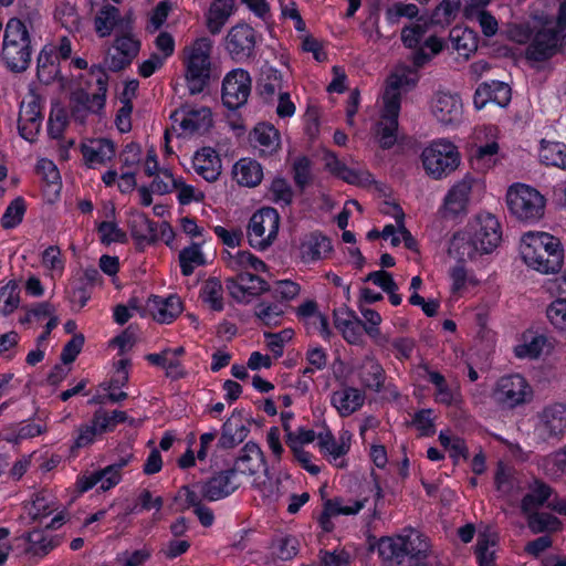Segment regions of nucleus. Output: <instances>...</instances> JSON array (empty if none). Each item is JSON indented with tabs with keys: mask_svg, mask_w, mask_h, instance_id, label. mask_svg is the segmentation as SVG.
Returning <instances> with one entry per match:
<instances>
[{
	"mask_svg": "<svg viewBox=\"0 0 566 566\" xmlns=\"http://www.w3.org/2000/svg\"><path fill=\"white\" fill-rule=\"evenodd\" d=\"M432 412V409L424 408L413 415L412 424L420 431L421 436L429 437L434 433Z\"/></svg>",
	"mask_w": 566,
	"mask_h": 566,
	"instance_id": "338daca9",
	"label": "nucleus"
},
{
	"mask_svg": "<svg viewBox=\"0 0 566 566\" xmlns=\"http://www.w3.org/2000/svg\"><path fill=\"white\" fill-rule=\"evenodd\" d=\"M428 381L434 386V401L447 407L455 406L462 400L459 386L448 384L438 370H428Z\"/></svg>",
	"mask_w": 566,
	"mask_h": 566,
	"instance_id": "c85d7f7f",
	"label": "nucleus"
},
{
	"mask_svg": "<svg viewBox=\"0 0 566 566\" xmlns=\"http://www.w3.org/2000/svg\"><path fill=\"white\" fill-rule=\"evenodd\" d=\"M365 403V392L356 387L344 385L331 395V405L342 418L359 410Z\"/></svg>",
	"mask_w": 566,
	"mask_h": 566,
	"instance_id": "6ab92c4d",
	"label": "nucleus"
},
{
	"mask_svg": "<svg viewBox=\"0 0 566 566\" xmlns=\"http://www.w3.org/2000/svg\"><path fill=\"white\" fill-rule=\"evenodd\" d=\"M398 120L380 119L376 125V139L382 150L391 149L398 137Z\"/></svg>",
	"mask_w": 566,
	"mask_h": 566,
	"instance_id": "49530a36",
	"label": "nucleus"
},
{
	"mask_svg": "<svg viewBox=\"0 0 566 566\" xmlns=\"http://www.w3.org/2000/svg\"><path fill=\"white\" fill-rule=\"evenodd\" d=\"M512 98V91L509 84L491 80L480 83L473 96V103L476 109H482L488 103H493L500 107H506Z\"/></svg>",
	"mask_w": 566,
	"mask_h": 566,
	"instance_id": "f3484780",
	"label": "nucleus"
},
{
	"mask_svg": "<svg viewBox=\"0 0 566 566\" xmlns=\"http://www.w3.org/2000/svg\"><path fill=\"white\" fill-rule=\"evenodd\" d=\"M400 85L401 81L399 80L391 90L386 91L381 119L398 120L401 108V96L397 90Z\"/></svg>",
	"mask_w": 566,
	"mask_h": 566,
	"instance_id": "8fccbe9b",
	"label": "nucleus"
},
{
	"mask_svg": "<svg viewBox=\"0 0 566 566\" xmlns=\"http://www.w3.org/2000/svg\"><path fill=\"white\" fill-rule=\"evenodd\" d=\"M255 42L253 28L245 23H239L229 30L224 46L232 60L243 62L252 56Z\"/></svg>",
	"mask_w": 566,
	"mask_h": 566,
	"instance_id": "ddd939ff",
	"label": "nucleus"
},
{
	"mask_svg": "<svg viewBox=\"0 0 566 566\" xmlns=\"http://www.w3.org/2000/svg\"><path fill=\"white\" fill-rule=\"evenodd\" d=\"M497 544L499 537L496 534L486 531L479 533L473 548L478 566H496V552L490 548Z\"/></svg>",
	"mask_w": 566,
	"mask_h": 566,
	"instance_id": "7c9ffc66",
	"label": "nucleus"
},
{
	"mask_svg": "<svg viewBox=\"0 0 566 566\" xmlns=\"http://www.w3.org/2000/svg\"><path fill=\"white\" fill-rule=\"evenodd\" d=\"M201 297L213 311H221L223 308V298L220 280L217 277L208 279L203 284Z\"/></svg>",
	"mask_w": 566,
	"mask_h": 566,
	"instance_id": "603ef678",
	"label": "nucleus"
},
{
	"mask_svg": "<svg viewBox=\"0 0 566 566\" xmlns=\"http://www.w3.org/2000/svg\"><path fill=\"white\" fill-rule=\"evenodd\" d=\"M391 207V216L395 218L398 231L400 232L403 241V245L406 249L417 252L418 251V241L411 234V232L405 226V212L400 205L394 202L390 203Z\"/></svg>",
	"mask_w": 566,
	"mask_h": 566,
	"instance_id": "13d9d810",
	"label": "nucleus"
},
{
	"mask_svg": "<svg viewBox=\"0 0 566 566\" xmlns=\"http://www.w3.org/2000/svg\"><path fill=\"white\" fill-rule=\"evenodd\" d=\"M25 212V203L21 197L15 198L7 208L1 218V224L4 229H12L21 221Z\"/></svg>",
	"mask_w": 566,
	"mask_h": 566,
	"instance_id": "680f3d73",
	"label": "nucleus"
},
{
	"mask_svg": "<svg viewBox=\"0 0 566 566\" xmlns=\"http://www.w3.org/2000/svg\"><path fill=\"white\" fill-rule=\"evenodd\" d=\"M457 259V263L449 271V276L451 280V292L453 294L461 292L468 282L472 283L473 280L469 279L468 271L465 268L467 261H471L470 259H460L459 256H453Z\"/></svg>",
	"mask_w": 566,
	"mask_h": 566,
	"instance_id": "bf43d9fd",
	"label": "nucleus"
},
{
	"mask_svg": "<svg viewBox=\"0 0 566 566\" xmlns=\"http://www.w3.org/2000/svg\"><path fill=\"white\" fill-rule=\"evenodd\" d=\"M249 429L243 423L242 415L233 411L227 419L221 429V436L218 440V447L221 449H233L244 441L248 437Z\"/></svg>",
	"mask_w": 566,
	"mask_h": 566,
	"instance_id": "b1692460",
	"label": "nucleus"
},
{
	"mask_svg": "<svg viewBox=\"0 0 566 566\" xmlns=\"http://www.w3.org/2000/svg\"><path fill=\"white\" fill-rule=\"evenodd\" d=\"M41 111L40 105L32 101L28 104L22 103L19 113L18 128L20 135L29 140L33 142L35 136L39 134L41 128Z\"/></svg>",
	"mask_w": 566,
	"mask_h": 566,
	"instance_id": "bb28decb",
	"label": "nucleus"
},
{
	"mask_svg": "<svg viewBox=\"0 0 566 566\" xmlns=\"http://www.w3.org/2000/svg\"><path fill=\"white\" fill-rule=\"evenodd\" d=\"M502 226L491 212H479L462 231L455 232L449 244V254L476 260L492 254L502 242Z\"/></svg>",
	"mask_w": 566,
	"mask_h": 566,
	"instance_id": "f257e3e1",
	"label": "nucleus"
},
{
	"mask_svg": "<svg viewBox=\"0 0 566 566\" xmlns=\"http://www.w3.org/2000/svg\"><path fill=\"white\" fill-rule=\"evenodd\" d=\"M251 76L237 69L229 72L222 82L221 99L229 109H238L245 105L251 93Z\"/></svg>",
	"mask_w": 566,
	"mask_h": 566,
	"instance_id": "9d476101",
	"label": "nucleus"
},
{
	"mask_svg": "<svg viewBox=\"0 0 566 566\" xmlns=\"http://www.w3.org/2000/svg\"><path fill=\"white\" fill-rule=\"evenodd\" d=\"M38 172L42 176V179L48 186L52 187L55 192L59 191L61 186V177L57 167L52 160L41 159L38 163Z\"/></svg>",
	"mask_w": 566,
	"mask_h": 566,
	"instance_id": "0e129e2a",
	"label": "nucleus"
},
{
	"mask_svg": "<svg viewBox=\"0 0 566 566\" xmlns=\"http://www.w3.org/2000/svg\"><path fill=\"white\" fill-rule=\"evenodd\" d=\"M23 538L30 544L27 552L35 556H45L57 545V541L49 538L42 530L28 532Z\"/></svg>",
	"mask_w": 566,
	"mask_h": 566,
	"instance_id": "37998d69",
	"label": "nucleus"
},
{
	"mask_svg": "<svg viewBox=\"0 0 566 566\" xmlns=\"http://www.w3.org/2000/svg\"><path fill=\"white\" fill-rule=\"evenodd\" d=\"M553 493V489L542 481H536L531 492L526 493L521 501V510L527 514L538 506H543Z\"/></svg>",
	"mask_w": 566,
	"mask_h": 566,
	"instance_id": "79ce46f5",
	"label": "nucleus"
},
{
	"mask_svg": "<svg viewBox=\"0 0 566 566\" xmlns=\"http://www.w3.org/2000/svg\"><path fill=\"white\" fill-rule=\"evenodd\" d=\"M344 500L339 496L327 499L323 503V511L317 517V523L321 530L325 533H332L335 528V524L332 518L338 515H356L364 507L367 499L356 500L350 505H344Z\"/></svg>",
	"mask_w": 566,
	"mask_h": 566,
	"instance_id": "a211bd4d",
	"label": "nucleus"
},
{
	"mask_svg": "<svg viewBox=\"0 0 566 566\" xmlns=\"http://www.w3.org/2000/svg\"><path fill=\"white\" fill-rule=\"evenodd\" d=\"M182 311V304L179 297L169 296L160 302L154 318L161 324H170Z\"/></svg>",
	"mask_w": 566,
	"mask_h": 566,
	"instance_id": "864d4df0",
	"label": "nucleus"
},
{
	"mask_svg": "<svg viewBox=\"0 0 566 566\" xmlns=\"http://www.w3.org/2000/svg\"><path fill=\"white\" fill-rule=\"evenodd\" d=\"M333 251L332 241L321 232H313L308 240V254L316 261L327 256Z\"/></svg>",
	"mask_w": 566,
	"mask_h": 566,
	"instance_id": "4d7b16f0",
	"label": "nucleus"
},
{
	"mask_svg": "<svg viewBox=\"0 0 566 566\" xmlns=\"http://www.w3.org/2000/svg\"><path fill=\"white\" fill-rule=\"evenodd\" d=\"M283 80L280 71L272 67H265L262 71L258 83L260 95L265 102H273L275 95L279 97L282 92Z\"/></svg>",
	"mask_w": 566,
	"mask_h": 566,
	"instance_id": "e433bc0d",
	"label": "nucleus"
},
{
	"mask_svg": "<svg viewBox=\"0 0 566 566\" xmlns=\"http://www.w3.org/2000/svg\"><path fill=\"white\" fill-rule=\"evenodd\" d=\"M104 431L99 430V424L94 422V417L90 424H83L78 428V434L74 441L72 450L84 448L91 444L97 434H102Z\"/></svg>",
	"mask_w": 566,
	"mask_h": 566,
	"instance_id": "69168bd1",
	"label": "nucleus"
},
{
	"mask_svg": "<svg viewBox=\"0 0 566 566\" xmlns=\"http://www.w3.org/2000/svg\"><path fill=\"white\" fill-rule=\"evenodd\" d=\"M130 234L139 247L155 243L159 237L155 223L144 213H135L130 220Z\"/></svg>",
	"mask_w": 566,
	"mask_h": 566,
	"instance_id": "72a5a7b5",
	"label": "nucleus"
},
{
	"mask_svg": "<svg viewBox=\"0 0 566 566\" xmlns=\"http://www.w3.org/2000/svg\"><path fill=\"white\" fill-rule=\"evenodd\" d=\"M432 114L443 125H455L462 117V103L458 95L439 92L432 102Z\"/></svg>",
	"mask_w": 566,
	"mask_h": 566,
	"instance_id": "aec40b11",
	"label": "nucleus"
},
{
	"mask_svg": "<svg viewBox=\"0 0 566 566\" xmlns=\"http://www.w3.org/2000/svg\"><path fill=\"white\" fill-rule=\"evenodd\" d=\"M527 524L533 534L556 532L560 528V521L546 512H534L528 515Z\"/></svg>",
	"mask_w": 566,
	"mask_h": 566,
	"instance_id": "de8ad7c7",
	"label": "nucleus"
},
{
	"mask_svg": "<svg viewBox=\"0 0 566 566\" xmlns=\"http://www.w3.org/2000/svg\"><path fill=\"white\" fill-rule=\"evenodd\" d=\"M229 294L240 303H250L269 289L268 283L260 276L241 272L235 277L226 281Z\"/></svg>",
	"mask_w": 566,
	"mask_h": 566,
	"instance_id": "4468645a",
	"label": "nucleus"
},
{
	"mask_svg": "<svg viewBox=\"0 0 566 566\" xmlns=\"http://www.w3.org/2000/svg\"><path fill=\"white\" fill-rule=\"evenodd\" d=\"M325 168L336 178L349 184L361 185L369 181L371 175L367 171L348 167L342 161L335 153L327 151L325 154Z\"/></svg>",
	"mask_w": 566,
	"mask_h": 566,
	"instance_id": "393cba45",
	"label": "nucleus"
},
{
	"mask_svg": "<svg viewBox=\"0 0 566 566\" xmlns=\"http://www.w3.org/2000/svg\"><path fill=\"white\" fill-rule=\"evenodd\" d=\"M349 315L354 318V322H352L346 331H343L342 335L348 344L361 345L364 340L365 323L355 312L349 311Z\"/></svg>",
	"mask_w": 566,
	"mask_h": 566,
	"instance_id": "774afa93",
	"label": "nucleus"
},
{
	"mask_svg": "<svg viewBox=\"0 0 566 566\" xmlns=\"http://www.w3.org/2000/svg\"><path fill=\"white\" fill-rule=\"evenodd\" d=\"M179 262L181 272L186 276L193 273L196 265H203L206 261L199 244L192 243L190 247L182 249L179 253Z\"/></svg>",
	"mask_w": 566,
	"mask_h": 566,
	"instance_id": "09e8293b",
	"label": "nucleus"
},
{
	"mask_svg": "<svg viewBox=\"0 0 566 566\" xmlns=\"http://www.w3.org/2000/svg\"><path fill=\"white\" fill-rule=\"evenodd\" d=\"M19 285L17 281H9L0 290V314H11L19 306Z\"/></svg>",
	"mask_w": 566,
	"mask_h": 566,
	"instance_id": "6e6d98bb",
	"label": "nucleus"
},
{
	"mask_svg": "<svg viewBox=\"0 0 566 566\" xmlns=\"http://www.w3.org/2000/svg\"><path fill=\"white\" fill-rule=\"evenodd\" d=\"M509 212L518 221L535 223L544 217L546 199L535 188L525 184H514L506 191Z\"/></svg>",
	"mask_w": 566,
	"mask_h": 566,
	"instance_id": "0eeeda50",
	"label": "nucleus"
},
{
	"mask_svg": "<svg viewBox=\"0 0 566 566\" xmlns=\"http://www.w3.org/2000/svg\"><path fill=\"white\" fill-rule=\"evenodd\" d=\"M233 474L237 473L244 475H256L263 473L265 480L261 483L264 491L269 492L268 495L275 494L276 500L280 497V483L281 471L280 468L272 465L271 468L265 464L263 452L260 447L254 442H248L240 451L233 468L230 469Z\"/></svg>",
	"mask_w": 566,
	"mask_h": 566,
	"instance_id": "423d86ee",
	"label": "nucleus"
},
{
	"mask_svg": "<svg viewBox=\"0 0 566 566\" xmlns=\"http://www.w3.org/2000/svg\"><path fill=\"white\" fill-rule=\"evenodd\" d=\"M120 21L119 10L112 6L106 4L101 8L94 19V28L101 38H106L112 34L114 28Z\"/></svg>",
	"mask_w": 566,
	"mask_h": 566,
	"instance_id": "ea45409f",
	"label": "nucleus"
},
{
	"mask_svg": "<svg viewBox=\"0 0 566 566\" xmlns=\"http://www.w3.org/2000/svg\"><path fill=\"white\" fill-rule=\"evenodd\" d=\"M128 420L125 411L115 410L109 416L108 412L99 408L94 412V422L99 424L101 431H112L117 423H122Z\"/></svg>",
	"mask_w": 566,
	"mask_h": 566,
	"instance_id": "052dcab7",
	"label": "nucleus"
},
{
	"mask_svg": "<svg viewBox=\"0 0 566 566\" xmlns=\"http://www.w3.org/2000/svg\"><path fill=\"white\" fill-rule=\"evenodd\" d=\"M211 125L212 116L208 107H200L198 109L187 107V113L180 119L181 129L189 134L205 133Z\"/></svg>",
	"mask_w": 566,
	"mask_h": 566,
	"instance_id": "2f4dec72",
	"label": "nucleus"
},
{
	"mask_svg": "<svg viewBox=\"0 0 566 566\" xmlns=\"http://www.w3.org/2000/svg\"><path fill=\"white\" fill-rule=\"evenodd\" d=\"M280 229V214L271 207H264L250 218L247 237L249 244L259 250H265L276 239Z\"/></svg>",
	"mask_w": 566,
	"mask_h": 566,
	"instance_id": "1a4fd4ad",
	"label": "nucleus"
},
{
	"mask_svg": "<svg viewBox=\"0 0 566 566\" xmlns=\"http://www.w3.org/2000/svg\"><path fill=\"white\" fill-rule=\"evenodd\" d=\"M546 340L544 335L524 333L523 343L514 349L515 356L518 358H537L542 354Z\"/></svg>",
	"mask_w": 566,
	"mask_h": 566,
	"instance_id": "c03bdc74",
	"label": "nucleus"
},
{
	"mask_svg": "<svg viewBox=\"0 0 566 566\" xmlns=\"http://www.w3.org/2000/svg\"><path fill=\"white\" fill-rule=\"evenodd\" d=\"M193 168L209 182L216 181L221 174V160L211 147H203L193 157Z\"/></svg>",
	"mask_w": 566,
	"mask_h": 566,
	"instance_id": "cd10ccee",
	"label": "nucleus"
},
{
	"mask_svg": "<svg viewBox=\"0 0 566 566\" xmlns=\"http://www.w3.org/2000/svg\"><path fill=\"white\" fill-rule=\"evenodd\" d=\"M163 175L171 181L176 189L179 190L178 200L181 205H188L192 200L201 201L203 199V195L201 192L196 193L193 187L185 185L182 181L175 179L168 170H164Z\"/></svg>",
	"mask_w": 566,
	"mask_h": 566,
	"instance_id": "e2e57ef3",
	"label": "nucleus"
},
{
	"mask_svg": "<svg viewBox=\"0 0 566 566\" xmlns=\"http://www.w3.org/2000/svg\"><path fill=\"white\" fill-rule=\"evenodd\" d=\"M234 0H214L207 14V28L211 34H218L232 14Z\"/></svg>",
	"mask_w": 566,
	"mask_h": 566,
	"instance_id": "f704fd0d",
	"label": "nucleus"
},
{
	"mask_svg": "<svg viewBox=\"0 0 566 566\" xmlns=\"http://www.w3.org/2000/svg\"><path fill=\"white\" fill-rule=\"evenodd\" d=\"M2 60L7 67L15 73L24 72L31 61V39L25 24L12 18L4 30Z\"/></svg>",
	"mask_w": 566,
	"mask_h": 566,
	"instance_id": "39448f33",
	"label": "nucleus"
},
{
	"mask_svg": "<svg viewBox=\"0 0 566 566\" xmlns=\"http://www.w3.org/2000/svg\"><path fill=\"white\" fill-rule=\"evenodd\" d=\"M198 486L202 497L213 502L231 495L239 489L240 483L235 480L233 471L229 469L213 474L206 481L198 482Z\"/></svg>",
	"mask_w": 566,
	"mask_h": 566,
	"instance_id": "dca6fc26",
	"label": "nucleus"
},
{
	"mask_svg": "<svg viewBox=\"0 0 566 566\" xmlns=\"http://www.w3.org/2000/svg\"><path fill=\"white\" fill-rule=\"evenodd\" d=\"M369 551H377L388 566H424L429 544L416 530L405 531L395 537L384 536L377 539L368 537Z\"/></svg>",
	"mask_w": 566,
	"mask_h": 566,
	"instance_id": "f03ea898",
	"label": "nucleus"
},
{
	"mask_svg": "<svg viewBox=\"0 0 566 566\" xmlns=\"http://www.w3.org/2000/svg\"><path fill=\"white\" fill-rule=\"evenodd\" d=\"M104 107L99 95H91L83 88L75 90L70 96V108L73 118L84 123L90 113L97 114Z\"/></svg>",
	"mask_w": 566,
	"mask_h": 566,
	"instance_id": "5701e85b",
	"label": "nucleus"
},
{
	"mask_svg": "<svg viewBox=\"0 0 566 566\" xmlns=\"http://www.w3.org/2000/svg\"><path fill=\"white\" fill-rule=\"evenodd\" d=\"M361 385L375 392H380L385 385V370L375 359L365 363L359 373Z\"/></svg>",
	"mask_w": 566,
	"mask_h": 566,
	"instance_id": "4c0bfd02",
	"label": "nucleus"
},
{
	"mask_svg": "<svg viewBox=\"0 0 566 566\" xmlns=\"http://www.w3.org/2000/svg\"><path fill=\"white\" fill-rule=\"evenodd\" d=\"M474 178L467 175L454 184L443 199V208L447 214L458 217L467 211Z\"/></svg>",
	"mask_w": 566,
	"mask_h": 566,
	"instance_id": "412c9836",
	"label": "nucleus"
},
{
	"mask_svg": "<svg viewBox=\"0 0 566 566\" xmlns=\"http://www.w3.org/2000/svg\"><path fill=\"white\" fill-rule=\"evenodd\" d=\"M352 434L348 431H343L339 436V441L327 426L317 433V446L323 454L329 455V462H335L337 459L346 455L350 450Z\"/></svg>",
	"mask_w": 566,
	"mask_h": 566,
	"instance_id": "4be33fe9",
	"label": "nucleus"
},
{
	"mask_svg": "<svg viewBox=\"0 0 566 566\" xmlns=\"http://www.w3.org/2000/svg\"><path fill=\"white\" fill-rule=\"evenodd\" d=\"M233 177L240 186L255 187L263 177L261 165L250 158H242L233 167Z\"/></svg>",
	"mask_w": 566,
	"mask_h": 566,
	"instance_id": "473e14b6",
	"label": "nucleus"
},
{
	"mask_svg": "<svg viewBox=\"0 0 566 566\" xmlns=\"http://www.w3.org/2000/svg\"><path fill=\"white\" fill-rule=\"evenodd\" d=\"M54 49L44 46L36 60L38 78L43 84H51L59 74V63L53 57Z\"/></svg>",
	"mask_w": 566,
	"mask_h": 566,
	"instance_id": "58836bf2",
	"label": "nucleus"
},
{
	"mask_svg": "<svg viewBox=\"0 0 566 566\" xmlns=\"http://www.w3.org/2000/svg\"><path fill=\"white\" fill-rule=\"evenodd\" d=\"M535 431L543 441L562 439L566 431V405L555 402L538 413Z\"/></svg>",
	"mask_w": 566,
	"mask_h": 566,
	"instance_id": "9b49d317",
	"label": "nucleus"
},
{
	"mask_svg": "<svg viewBox=\"0 0 566 566\" xmlns=\"http://www.w3.org/2000/svg\"><path fill=\"white\" fill-rule=\"evenodd\" d=\"M285 444H287L291 448L295 460L301 464V467L304 470H306L312 475H316L321 472V468L312 463L313 454L308 451H305L303 447L295 446L293 432L285 433Z\"/></svg>",
	"mask_w": 566,
	"mask_h": 566,
	"instance_id": "3c124183",
	"label": "nucleus"
},
{
	"mask_svg": "<svg viewBox=\"0 0 566 566\" xmlns=\"http://www.w3.org/2000/svg\"><path fill=\"white\" fill-rule=\"evenodd\" d=\"M557 54V31L546 27L538 29L525 48V59L530 62H546Z\"/></svg>",
	"mask_w": 566,
	"mask_h": 566,
	"instance_id": "2eb2a0df",
	"label": "nucleus"
},
{
	"mask_svg": "<svg viewBox=\"0 0 566 566\" xmlns=\"http://www.w3.org/2000/svg\"><path fill=\"white\" fill-rule=\"evenodd\" d=\"M249 140L253 147H259L262 153L272 155L280 147L281 134L272 124L259 123L250 132Z\"/></svg>",
	"mask_w": 566,
	"mask_h": 566,
	"instance_id": "a878e982",
	"label": "nucleus"
},
{
	"mask_svg": "<svg viewBox=\"0 0 566 566\" xmlns=\"http://www.w3.org/2000/svg\"><path fill=\"white\" fill-rule=\"evenodd\" d=\"M82 153L90 166L104 164L111 160L115 155V147L109 139H98L91 145H83Z\"/></svg>",
	"mask_w": 566,
	"mask_h": 566,
	"instance_id": "c9c22d12",
	"label": "nucleus"
},
{
	"mask_svg": "<svg viewBox=\"0 0 566 566\" xmlns=\"http://www.w3.org/2000/svg\"><path fill=\"white\" fill-rule=\"evenodd\" d=\"M293 180L300 192H304L313 182L312 161L307 156H300L292 166Z\"/></svg>",
	"mask_w": 566,
	"mask_h": 566,
	"instance_id": "a18cd8bd",
	"label": "nucleus"
},
{
	"mask_svg": "<svg viewBox=\"0 0 566 566\" xmlns=\"http://www.w3.org/2000/svg\"><path fill=\"white\" fill-rule=\"evenodd\" d=\"M523 261L535 271L557 273L564 264V248L560 240L547 232H527L520 245Z\"/></svg>",
	"mask_w": 566,
	"mask_h": 566,
	"instance_id": "7ed1b4c3",
	"label": "nucleus"
},
{
	"mask_svg": "<svg viewBox=\"0 0 566 566\" xmlns=\"http://www.w3.org/2000/svg\"><path fill=\"white\" fill-rule=\"evenodd\" d=\"M461 8V0H442L433 10L431 20L434 24H450L458 15Z\"/></svg>",
	"mask_w": 566,
	"mask_h": 566,
	"instance_id": "5fc2aeb1",
	"label": "nucleus"
},
{
	"mask_svg": "<svg viewBox=\"0 0 566 566\" xmlns=\"http://www.w3.org/2000/svg\"><path fill=\"white\" fill-rule=\"evenodd\" d=\"M212 42L199 38L184 49L185 80L190 95L203 92L212 77Z\"/></svg>",
	"mask_w": 566,
	"mask_h": 566,
	"instance_id": "20e7f679",
	"label": "nucleus"
},
{
	"mask_svg": "<svg viewBox=\"0 0 566 566\" xmlns=\"http://www.w3.org/2000/svg\"><path fill=\"white\" fill-rule=\"evenodd\" d=\"M559 287L560 292L566 294V277ZM546 317L555 329L566 332V296L555 298L546 307Z\"/></svg>",
	"mask_w": 566,
	"mask_h": 566,
	"instance_id": "a19ab883",
	"label": "nucleus"
},
{
	"mask_svg": "<svg viewBox=\"0 0 566 566\" xmlns=\"http://www.w3.org/2000/svg\"><path fill=\"white\" fill-rule=\"evenodd\" d=\"M421 161L426 174L432 179L440 180L459 167L461 155L452 142L438 138L422 150Z\"/></svg>",
	"mask_w": 566,
	"mask_h": 566,
	"instance_id": "6e6552de",
	"label": "nucleus"
},
{
	"mask_svg": "<svg viewBox=\"0 0 566 566\" xmlns=\"http://www.w3.org/2000/svg\"><path fill=\"white\" fill-rule=\"evenodd\" d=\"M495 395L499 401L514 408L527 401L533 395L526 379L520 374L502 376L496 384Z\"/></svg>",
	"mask_w": 566,
	"mask_h": 566,
	"instance_id": "f8f14e48",
	"label": "nucleus"
},
{
	"mask_svg": "<svg viewBox=\"0 0 566 566\" xmlns=\"http://www.w3.org/2000/svg\"><path fill=\"white\" fill-rule=\"evenodd\" d=\"M539 163L566 171V144L557 140L542 139L538 148Z\"/></svg>",
	"mask_w": 566,
	"mask_h": 566,
	"instance_id": "c756f323",
	"label": "nucleus"
}]
</instances>
